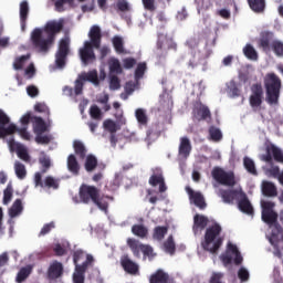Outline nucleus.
<instances>
[{
    "label": "nucleus",
    "instance_id": "nucleus-57",
    "mask_svg": "<svg viewBox=\"0 0 283 283\" xmlns=\"http://www.w3.org/2000/svg\"><path fill=\"white\" fill-rule=\"evenodd\" d=\"M85 271H87V262H83V264H75V273L73 275H80L85 277Z\"/></svg>",
    "mask_w": 283,
    "mask_h": 283
},
{
    "label": "nucleus",
    "instance_id": "nucleus-49",
    "mask_svg": "<svg viewBox=\"0 0 283 283\" xmlns=\"http://www.w3.org/2000/svg\"><path fill=\"white\" fill-rule=\"evenodd\" d=\"M135 116L139 125H147L148 118H147V114L145 113V109L137 108L135 112Z\"/></svg>",
    "mask_w": 283,
    "mask_h": 283
},
{
    "label": "nucleus",
    "instance_id": "nucleus-32",
    "mask_svg": "<svg viewBox=\"0 0 283 283\" xmlns=\"http://www.w3.org/2000/svg\"><path fill=\"white\" fill-rule=\"evenodd\" d=\"M73 148H74V153L76 154V156H78V158H81V160H84V158H86L87 148H85V144H83V142L74 140Z\"/></svg>",
    "mask_w": 283,
    "mask_h": 283
},
{
    "label": "nucleus",
    "instance_id": "nucleus-41",
    "mask_svg": "<svg viewBox=\"0 0 283 283\" xmlns=\"http://www.w3.org/2000/svg\"><path fill=\"white\" fill-rule=\"evenodd\" d=\"M21 211H23V202L21 201V199H17L10 208L9 214L11 218H17V216H19Z\"/></svg>",
    "mask_w": 283,
    "mask_h": 283
},
{
    "label": "nucleus",
    "instance_id": "nucleus-39",
    "mask_svg": "<svg viewBox=\"0 0 283 283\" xmlns=\"http://www.w3.org/2000/svg\"><path fill=\"white\" fill-rule=\"evenodd\" d=\"M243 54L245 59H249V61H258V59H260V56L258 55V51L251 44H247L243 48Z\"/></svg>",
    "mask_w": 283,
    "mask_h": 283
},
{
    "label": "nucleus",
    "instance_id": "nucleus-54",
    "mask_svg": "<svg viewBox=\"0 0 283 283\" xmlns=\"http://www.w3.org/2000/svg\"><path fill=\"white\" fill-rule=\"evenodd\" d=\"M272 50L276 56H283V42L280 40H274L272 42Z\"/></svg>",
    "mask_w": 283,
    "mask_h": 283
},
{
    "label": "nucleus",
    "instance_id": "nucleus-58",
    "mask_svg": "<svg viewBox=\"0 0 283 283\" xmlns=\"http://www.w3.org/2000/svg\"><path fill=\"white\" fill-rule=\"evenodd\" d=\"M238 277L241 282H249V270H247V268H240L238 271Z\"/></svg>",
    "mask_w": 283,
    "mask_h": 283
},
{
    "label": "nucleus",
    "instance_id": "nucleus-33",
    "mask_svg": "<svg viewBox=\"0 0 283 283\" xmlns=\"http://www.w3.org/2000/svg\"><path fill=\"white\" fill-rule=\"evenodd\" d=\"M169 228L166 226H157L153 231V240H157V242H163L165 240V234L168 233Z\"/></svg>",
    "mask_w": 283,
    "mask_h": 283
},
{
    "label": "nucleus",
    "instance_id": "nucleus-40",
    "mask_svg": "<svg viewBox=\"0 0 283 283\" xmlns=\"http://www.w3.org/2000/svg\"><path fill=\"white\" fill-rule=\"evenodd\" d=\"M243 167L251 176H258V169H255V161L249 157L243 158Z\"/></svg>",
    "mask_w": 283,
    "mask_h": 283
},
{
    "label": "nucleus",
    "instance_id": "nucleus-59",
    "mask_svg": "<svg viewBox=\"0 0 283 283\" xmlns=\"http://www.w3.org/2000/svg\"><path fill=\"white\" fill-rule=\"evenodd\" d=\"M109 90L116 91L120 90V80L116 75L111 76Z\"/></svg>",
    "mask_w": 283,
    "mask_h": 283
},
{
    "label": "nucleus",
    "instance_id": "nucleus-6",
    "mask_svg": "<svg viewBox=\"0 0 283 283\" xmlns=\"http://www.w3.org/2000/svg\"><path fill=\"white\" fill-rule=\"evenodd\" d=\"M262 213L261 218L265 224L275 226L276 231L280 233L282 231V226L277 223L279 214L275 212V202L273 201H261Z\"/></svg>",
    "mask_w": 283,
    "mask_h": 283
},
{
    "label": "nucleus",
    "instance_id": "nucleus-3",
    "mask_svg": "<svg viewBox=\"0 0 283 283\" xmlns=\"http://www.w3.org/2000/svg\"><path fill=\"white\" fill-rule=\"evenodd\" d=\"M220 233H222V226H220V223H214L206 229L205 240L201 242L203 251H208L212 254L220 251V247H222L224 242V237H221Z\"/></svg>",
    "mask_w": 283,
    "mask_h": 283
},
{
    "label": "nucleus",
    "instance_id": "nucleus-11",
    "mask_svg": "<svg viewBox=\"0 0 283 283\" xmlns=\"http://www.w3.org/2000/svg\"><path fill=\"white\" fill-rule=\"evenodd\" d=\"M17 133V125L10 124V117L3 109H0V138L12 136Z\"/></svg>",
    "mask_w": 283,
    "mask_h": 283
},
{
    "label": "nucleus",
    "instance_id": "nucleus-14",
    "mask_svg": "<svg viewBox=\"0 0 283 283\" xmlns=\"http://www.w3.org/2000/svg\"><path fill=\"white\" fill-rule=\"evenodd\" d=\"M157 50H159L160 56H166L171 50L176 52L178 44L167 36H160L157 41Z\"/></svg>",
    "mask_w": 283,
    "mask_h": 283
},
{
    "label": "nucleus",
    "instance_id": "nucleus-22",
    "mask_svg": "<svg viewBox=\"0 0 283 283\" xmlns=\"http://www.w3.org/2000/svg\"><path fill=\"white\" fill-rule=\"evenodd\" d=\"M219 196L226 205H233V200H235L237 197L240 198V191L235 189H220Z\"/></svg>",
    "mask_w": 283,
    "mask_h": 283
},
{
    "label": "nucleus",
    "instance_id": "nucleus-47",
    "mask_svg": "<svg viewBox=\"0 0 283 283\" xmlns=\"http://www.w3.org/2000/svg\"><path fill=\"white\" fill-rule=\"evenodd\" d=\"M209 136L214 143L222 140V132L216 126L209 128Z\"/></svg>",
    "mask_w": 283,
    "mask_h": 283
},
{
    "label": "nucleus",
    "instance_id": "nucleus-28",
    "mask_svg": "<svg viewBox=\"0 0 283 283\" xmlns=\"http://www.w3.org/2000/svg\"><path fill=\"white\" fill-rule=\"evenodd\" d=\"M198 65H203V67H207V57L202 55V53L198 52L192 55V59L188 62V67H198Z\"/></svg>",
    "mask_w": 283,
    "mask_h": 283
},
{
    "label": "nucleus",
    "instance_id": "nucleus-30",
    "mask_svg": "<svg viewBox=\"0 0 283 283\" xmlns=\"http://www.w3.org/2000/svg\"><path fill=\"white\" fill-rule=\"evenodd\" d=\"M81 81H88V83H93V85H101V81L98 80V72L96 70L90 71L88 73H82L80 75Z\"/></svg>",
    "mask_w": 283,
    "mask_h": 283
},
{
    "label": "nucleus",
    "instance_id": "nucleus-12",
    "mask_svg": "<svg viewBox=\"0 0 283 283\" xmlns=\"http://www.w3.org/2000/svg\"><path fill=\"white\" fill-rule=\"evenodd\" d=\"M252 94L250 95L249 103L250 107L255 109V107H262L264 101V88L261 83H255L251 86Z\"/></svg>",
    "mask_w": 283,
    "mask_h": 283
},
{
    "label": "nucleus",
    "instance_id": "nucleus-63",
    "mask_svg": "<svg viewBox=\"0 0 283 283\" xmlns=\"http://www.w3.org/2000/svg\"><path fill=\"white\" fill-rule=\"evenodd\" d=\"M54 229V222H50V223H45L43 226V228L41 229L39 235H48V233H50V231H52Z\"/></svg>",
    "mask_w": 283,
    "mask_h": 283
},
{
    "label": "nucleus",
    "instance_id": "nucleus-35",
    "mask_svg": "<svg viewBox=\"0 0 283 283\" xmlns=\"http://www.w3.org/2000/svg\"><path fill=\"white\" fill-rule=\"evenodd\" d=\"M248 3L251 10L256 13L264 12L266 8L265 0H248Z\"/></svg>",
    "mask_w": 283,
    "mask_h": 283
},
{
    "label": "nucleus",
    "instance_id": "nucleus-64",
    "mask_svg": "<svg viewBox=\"0 0 283 283\" xmlns=\"http://www.w3.org/2000/svg\"><path fill=\"white\" fill-rule=\"evenodd\" d=\"M125 70H132L134 65H136V59L134 57H126L123 60Z\"/></svg>",
    "mask_w": 283,
    "mask_h": 283
},
{
    "label": "nucleus",
    "instance_id": "nucleus-19",
    "mask_svg": "<svg viewBox=\"0 0 283 283\" xmlns=\"http://www.w3.org/2000/svg\"><path fill=\"white\" fill-rule=\"evenodd\" d=\"M151 187H158L159 185V193H165L167 191V185L165 184V176H163V171L157 170V172L153 174L148 180Z\"/></svg>",
    "mask_w": 283,
    "mask_h": 283
},
{
    "label": "nucleus",
    "instance_id": "nucleus-25",
    "mask_svg": "<svg viewBox=\"0 0 283 283\" xmlns=\"http://www.w3.org/2000/svg\"><path fill=\"white\" fill-rule=\"evenodd\" d=\"M262 193L265 198H275L277 196V188L275 187V184L271 181H263Z\"/></svg>",
    "mask_w": 283,
    "mask_h": 283
},
{
    "label": "nucleus",
    "instance_id": "nucleus-23",
    "mask_svg": "<svg viewBox=\"0 0 283 283\" xmlns=\"http://www.w3.org/2000/svg\"><path fill=\"white\" fill-rule=\"evenodd\" d=\"M208 224H209V218L202 214H196L193 217V227H192V231L195 235L198 234L199 231H205Z\"/></svg>",
    "mask_w": 283,
    "mask_h": 283
},
{
    "label": "nucleus",
    "instance_id": "nucleus-2",
    "mask_svg": "<svg viewBox=\"0 0 283 283\" xmlns=\"http://www.w3.org/2000/svg\"><path fill=\"white\" fill-rule=\"evenodd\" d=\"M88 39L91 41H85L84 46L80 49V59L84 65H90L96 61L95 50H101V41L103 40V33L101 27L93 25L88 32Z\"/></svg>",
    "mask_w": 283,
    "mask_h": 283
},
{
    "label": "nucleus",
    "instance_id": "nucleus-26",
    "mask_svg": "<svg viewBox=\"0 0 283 283\" xmlns=\"http://www.w3.org/2000/svg\"><path fill=\"white\" fill-rule=\"evenodd\" d=\"M143 243L140 241L134 239V238H128L127 239V247L130 249L133 255L135 258H140V252L143 251Z\"/></svg>",
    "mask_w": 283,
    "mask_h": 283
},
{
    "label": "nucleus",
    "instance_id": "nucleus-45",
    "mask_svg": "<svg viewBox=\"0 0 283 283\" xmlns=\"http://www.w3.org/2000/svg\"><path fill=\"white\" fill-rule=\"evenodd\" d=\"M164 249L166 253H169L170 255L176 253V243L174 242L172 235L168 237V239L164 242Z\"/></svg>",
    "mask_w": 283,
    "mask_h": 283
},
{
    "label": "nucleus",
    "instance_id": "nucleus-10",
    "mask_svg": "<svg viewBox=\"0 0 283 283\" xmlns=\"http://www.w3.org/2000/svg\"><path fill=\"white\" fill-rule=\"evenodd\" d=\"M273 158L276 163L283 164V153L282 149L277 148L274 144H268L265 147V154L261 155V160L263 163H273Z\"/></svg>",
    "mask_w": 283,
    "mask_h": 283
},
{
    "label": "nucleus",
    "instance_id": "nucleus-42",
    "mask_svg": "<svg viewBox=\"0 0 283 283\" xmlns=\"http://www.w3.org/2000/svg\"><path fill=\"white\" fill-rule=\"evenodd\" d=\"M14 171L19 180H23L28 176V170H25V165L21 164V161L14 163Z\"/></svg>",
    "mask_w": 283,
    "mask_h": 283
},
{
    "label": "nucleus",
    "instance_id": "nucleus-18",
    "mask_svg": "<svg viewBox=\"0 0 283 283\" xmlns=\"http://www.w3.org/2000/svg\"><path fill=\"white\" fill-rule=\"evenodd\" d=\"M186 191L189 196L190 202H193L196 207L199 209H206L207 202H205V196H202V192H196L191 187L187 186Z\"/></svg>",
    "mask_w": 283,
    "mask_h": 283
},
{
    "label": "nucleus",
    "instance_id": "nucleus-16",
    "mask_svg": "<svg viewBox=\"0 0 283 283\" xmlns=\"http://www.w3.org/2000/svg\"><path fill=\"white\" fill-rule=\"evenodd\" d=\"M275 39V34L271 31H263L260 34V39L258 41V45L263 52H271V48L273 45V41Z\"/></svg>",
    "mask_w": 283,
    "mask_h": 283
},
{
    "label": "nucleus",
    "instance_id": "nucleus-13",
    "mask_svg": "<svg viewBox=\"0 0 283 283\" xmlns=\"http://www.w3.org/2000/svg\"><path fill=\"white\" fill-rule=\"evenodd\" d=\"M192 118L198 120V123H200V120H211L209 106L202 104V102L197 103L192 109Z\"/></svg>",
    "mask_w": 283,
    "mask_h": 283
},
{
    "label": "nucleus",
    "instance_id": "nucleus-1",
    "mask_svg": "<svg viewBox=\"0 0 283 283\" xmlns=\"http://www.w3.org/2000/svg\"><path fill=\"white\" fill-rule=\"evenodd\" d=\"M63 30V22L49 21L44 29H34L31 32V43L40 54H48L56 41V35Z\"/></svg>",
    "mask_w": 283,
    "mask_h": 283
},
{
    "label": "nucleus",
    "instance_id": "nucleus-37",
    "mask_svg": "<svg viewBox=\"0 0 283 283\" xmlns=\"http://www.w3.org/2000/svg\"><path fill=\"white\" fill-rule=\"evenodd\" d=\"M39 163L42 167L40 174H48L50 167H52V160L50 159V157L46 156L45 153H41V156L39 157Z\"/></svg>",
    "mask_w": 283,
    "mask_h": 283
},
{
    "label": "nucleus",
    "instance_id": "nucleus-8",
    "mask_svg": "<svg viewBox=\"0 0 283 283\" xmlns=\"http://www.w3.org/2000/svg\"><path fill=\"white\" fill-rule=\"evenodd\" d=\"M211 176L216 182L223 187H235V174L233 171H226L220 167H214Z\"/></svg>",
    "mask_w": 283,
    "mask_h": 283
},
{
    "label": "nucleus",
    "instance_id": "nucleus-29",
    "mask_svg": "<svg viewBox=\"0 0 283 283\" xmlns=\"http://www.w3.org/2000/svg\"><path fill=\"white\" fill-rule=\"evenodd\" d=\"M149 283H169V275L163 270H157L150 275Z\"/></svg>",
    "mask_w": 283,
    "mask_h": 283
},
{
    "label": "nucleus",
    "instance_id": "nucleus-53",
    "mask_svg": "<svg viewBox=\"0 0 283 283\" xmlns=\"http://www.w3.org/2000/svg\"><path fill=\"white\" fill-rule=\"evenodd\" d=\"M103 125H104V129H106L111 134H116V132H118V126L116 125V122L112 119L104 120Z\"/></svg>",
    "mask_w": 283,
    "mask_h": 283
},
{
    "label": "nucleus",
    "instance_id": "nucleus-7",
    "mask_svg": "<svg viewBox=\"0 0 283 283\" xmlns=\"http://www.w3.org/2000/svg\"><path fill=\"white\" fill-rule=\"evenodd\" d=\"M220 260L226 266H229L233 263L237 266H240V264H242V262L244 261L242 254L240 253V250H238V245L233 243H228V248L226 252L220 255Z\"/></svg>",
    "mask_w": 283,
    "mask_h": 283
},
{
    "label": "nucleus",
    "instance_id": "nucleus-31",
    "mask_svg": "<svg viewBox=\"0 0 283 283\" xmlns=\"http://www.w3.org/2000/svg\"><path fill=\"white\" fill-rule=\"evenodd\" d=\"M132 233L133 235H136V238H140V240H145V238L149 235V229L145 227V224H134L132 227Z\"/></svg>",
    "mask_w": 283,
    "mask_h": 283
},
{
    "label": "nucleus",
    "instance_id": "nucleus-4",
    "mask_svg": "<svg viewBox=\"0 0 283 283\" xmlns=\"http://www.w3.org/2000/svg\"><path fill=\"white\" fill-rule=\"evenodd\" d=\"M268 105H279L282 92V78L275 73H268L263 80Z\"/></svg>",
    "mask_w": 283,
    "mask_h": 283
},
{
    "label": "nucleus",
    "instance_id": "nucleus-56",
    "mask_svg": "<svg viewBox=\"0 0 283 283\" xmlns=\"http://www.w3.org/2000/svg\"><path fill=\"white\" fill-rule=\"evenodd\" d=\"M12 186H7V188L3 191V205H10L12 201Z\"/></svg>",
    "mask_w": 283,
    "mask_h": 283
},
{
    "label": "nucleus",
    "instance_id": "nucleus-60",
    "mask_svg": "<svg viewBox=\"0 0 283 283\" xmlns=\"http://www.w3.org/2000/svg\"><path fill=\"white\" fill-rule=\"evenodd\" d=\"M145 10L148 12H156V0H142Z\"/></svg>",
    "mask_w": 283,
    "mask_h": 283
},
{
    "label": "nucleus",
    "instance_id": "nucleus-44",
    "mask_svg": "<svg viewBox=\"0 0 283 283\" xmlns=\"http://www.w3.org/2000/svg\"><path fill=\"white\" fill-rule=\"evenodd\" d=\"M113 45H114L115 52H117V54H125V46H124L123 38L115 35L113 38Z\"/></svg>",
    "mask_w": 283,
    "mask_h": 283
},
{
    "label": "nucleus",
    "instance_id": "nucleus-24",
    "mask_svg": "<svg viewBox=\"0 0 283 283\" xmlns=\"http://www.w3.org/2000/svg\"><path fill=\"white\" fill-rule=\"evenodd\" d=\"M189 154H191V142L189 137H181L179 144V156L182 158H189Z\"/></svg>",
    "mask_w": 283,
    "mask_h": 283
},
{
    "label": "nucleus",
    "instance_id": "nucleus-20",
    "mask_svg": "<svg viewBox=\"0 0 283 283\" xmlns=\"http://www.w3.org/2000/svg\"><path fill=\"white\" fill-rule=\"evenodd\" d=\"M63 275V263L53 261L48 269L49 280H59Z\"/></svg>",
    "mask_w": 283,
    "mask_h": 283
},
{
    "label": "nucleus",
    "instance_id": "nucleus-62",
    "mask_svg": "<svg viewBox=\"0 0 283 283\" xmlns=\"http://www.w3.org/2000/svg\"><path fill=\"white\" fill-rule=\"evenodd\" d=\"M83 80H81V75H78V78L75 81V87L74 92L76 96H80V94H83Z\"/></svg>",
    "mask_w": 283,
    "mask_h": 283
},
{
    "label": "nucleus",
    "instance_id": "nucleus-52",
    "mask_svg": "<svg viewBox=\"0 0 283 283\" xmlns=\"http://www.w3.org/2000/svg\"><path fill=\"white\" fill-rule=\"evenodd\" d=\"M28 60H30V54L17 57L13 63V69L14 70H23V66L25 65V61H28Z\"/></svg>",
    "mask_w": 283,
    "mask_h": 283
},
{
    "label": "nucleus",
    "instance_id": "nucleus-15",
    "mask_svg": "<svg viewBox=\"0 0 283 283\" xmlns=\"http://www.w3.org/2000/svg\"><path fill=\"white\" fill-rule=\"evenodd\" d=\"M34 185L35 187H41V189L48 187V189H59V181L52 176H48L44 179L41 176V172H35L34 175Z\"/></svg>",
    "mask_w": 283,
    "mask_h": 283
},
{
    "label": "nucleus",
    "instance_id": "nucleus-38",
    "mask_svg": "<svg viewBox=\"0 0 283 283\" xmlns=\"http://www.w3.org/2000/svg\"><path fill=\"white\" fill-rule=\"evenodd\" d=\"M33 132L35 135L45 134V132H48V126L45 125L43 118L34 117Z\"/></svg>",
    "mask_w": 283,
    "mask_h": 283
},
{
    "label": "nucleus",
    "instance_id": "nucleus-21",
    "mask_svg": "<svg viewBox=\"0 0 283 283\" xmlns=\"http://www.w3.org/2000/svg\"><path fill=\"white\" fill-rule=\"evenodd\" d=\"M120 265L124 269L126 273L129 275H137L138 273V264L136 262L132 261L129 256H123L120 259Z\"/></svg>",
    "mask_w": 283,
    "mask_h": 283
},
{
    "label": "nucleus",
    "instance_id": "nucleus-48",
    "mask_svg": "<svg viewBox=\"0 0 283 283\" xmlns=\"http://www.w3.org/2000/svg\"><path fill=\"white\" fill-rule=\"evenodd\" d=\"M28 14H30V6L27 0H23L20 3V19H22V21H28Z\"/></svg>",
    "mask_w": 283,
    "mask_h": 283
},
{
    "label": "nucleus",
    "instance_id": "nucleus-34",
    "mask_svg": "<svg viewBox=\"0 0 283 283\" xmlns=\"http://www.w3.org/2000/svg\"><path fill=\"white\" fill-rule=\"evenodd\" d=\"M96 167H98V159L96 158V156L94 155H87L86 159H85V164H84V169L85 171H87L88 174L94 171V169H96Z\"/></svg>",
    "mask_w": 283,
    "mask_h": 283
},
{
    "label": "nucleus",
    "instance_id": "nucleus-61",
    "mask_svg": "<svg viewBox=\"0 0 283 283\" xmlns=\"http://www.w3.org/2000/svg\"><path fill=\"white\" fill-rule=\"evenodd\" d=\"M53 251L55 253V255L57 258H63V255H65L67 253V250H65L63 248V245H61V243H56L54 247H53Z\"/></svg>",
    "mask_w": 283,
    "mask_h": 283
},
{
    "label": "nucleus",
    "instance_id": "nucleus-43",
    "mask_svg": "<svg viewBox=\"0 0 283 283\" xmlns=\"http://www.w3.org/2000/svg\"><path fill=\"white\" fill-rule=\"evenodd\" d=\"M17 156L18 158H20V160H23V163H30L32 160V157H30L28 149L23 146L17 147Z\"/></svg>",
    "mask_w": 283,
    "mask_h": 283
},
{
    "label": "nucleus",
    "instance_id": "nucleus-5",
    "mask_svg": "<svg viewBox=\"0 0 283 283\" xmlns=\"http://www.w3.org/2000/svg\"><path fill=\"white\" fill-rule=\"evenodd\" d=\"M81 202L84 205L95 203L102 211H107V202L101 201V190L95 186L82 184L78 190Z\"/></svg>",
    "mask_w": 283,
    "mask_h": 283
},
{
    "label": "nucleus",
    "instance_id": "nucleus-9",
    "mask_svg": "<svg viewBox=\"0 0 283 283\" xmlns=\"http://www.w3.org/2000/svg\"><path fill=\"white\" fill-rule=\"evenodd\" d=\"M67 54H70V40L67 38H64L60 41L59 49L55 53V65L60 70H63V67H65Z\"/></svg>",
    "mask_w": 283,
    "mask_h": 283
},
{
    "label": "nucleus",
    "instance_id": "nucleus-50",
    "mask_svg": "<svg viewBox=\"0 0 283 283\" xmlns=\"http://www.w3.org/2000/svg\"><path fill=\"white\" fill-rule=\"evenodd\" d=\"M90 116L94 120H101L103 118V112H101V108L97 105H92L90 107Z\"/></svg>",
    "mask_w": 283,
    "mask_h": 283
},
{
    "label": "nucleus",
    "instance_id": "nucleus-17",
    "mask_svg": "<svg viewBox=\"0 0 283 283\" xmlns=\"http://www.w3.org/2000/svg\"><path fill=\"white\" fill-rule=\"evenodd\" d=\"M238 209H240L242 213H247V216H253V205H251V201L245 192L239 193Z\"/></svg>",
    "mask_w": 283,
    "mask_h": 283
},
{
    "label": "nucleus",
    "instance_id": "nucleus-51",
    "mask_svg": "<svg viewBox=\"0 0 283 283\" xmlns=\"http://www.w3.org/2000/svg\"><path fill=\"white\" fill-rule=\"evenodd\" d=\"M147 71V63H139L135 70V80L140 81L143 76H145V72Z\"/></svg>",
    "mask_w": 283,
    "mask_h": 283
},
{
    "label": "nucleus",
    "instance_id": "nucleus-46",
    "mask_svg": "<svg viewBox=\"0 0 283 283\" xmlns=\"http://www.w3.org/2000/svg\"><path fill=\"white\" fill-rule=\"evenodd\" d=\"M109 72L112 74H123V67L120 66V62L116 59H113L108 62Z\"/></svg>",
    "mask_w": 283,
    "mask_h": 283
},
{
    "label": "nucleus",
    "instance_id": "nucleus-36",
    "mask_svg": "<svg viewBox=\"0 0 283 283\" xmlns=\"http://www.w3.org/2000/svg\"><path fill=\"white\" fill-rule=\"evenodd\" d=\"M32 274V266L27 265L24 268H21L20 271L17 274L15 282L23 283L27 279L30 277Z\"/></svg>",
    "mask_w": 283,
    "mask_h": 283
},
{
    "label": "nucleus",
    "instance_id": "nucleus-55",
    "mask_svg": "<svg viewBox=\"0 0 283 283\" xmlns=\"http://www.w3.org/2000/svg\"><path fill=\"white\" fill-rule=\"evenodd\" d=\"M52 137L50 135L38 134L35 135V143L38 145H50Z\"/></svg>",
    "mask_w": 283,
    "mask_h": 283
},
{
    "label": "nucleus",
    "instance_id": "nucleus-27",
    "mask_svg": "<svg viewBox=\"0 0 283 283\" xmlns=\"http://www.w3.org/2000/svg\"><path fill=\"white\" fill-rule=\"evenodd\" d=\"M67 169L71 174H73V176H78V174H81V165L78 164L75 155H69Z\"/></svg>",
    "mask_w": 283,
    "mask_h": 283
}]
</instances>
